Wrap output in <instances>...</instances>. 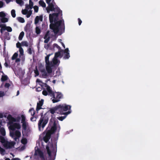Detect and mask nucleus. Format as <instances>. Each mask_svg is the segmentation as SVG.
Listing matches in <instances>:
<instances>
[{
  "mask_svg": "<svg viewBox=\"0 0 160 160\" xmlns=\"http://www.w3.org/2000/svg\"><path fill=\"white\" fill-rule=\"evenodd\" d=\"M21 142L23 144H26L27 143V139L26 138L22 139L21 140Z\"/></svg>",
  "mask_w": 160,
  "mask_h": 160,
  "instance_id": "c9c22d12",
  "label": "nucleus"
},
{
  "mask_svg": "<svg viewBox=\"0 0 160 160\" xmlns=\"http://www.w3.org/2000/svg\"><path fill=\"white\" fill-rule=\"evenodd\" d=\"M22 46L28 47V43L26 41H22L21 42Z\"/></svg>",
  "mask_w": 160,
  "mask_h": 160,
  "instance_id": "7c9ffc66",
  "label": "nucleus"
},
{
  "mask_svg": "<svg viewBox=\"0 0 160 160\" xmlns=\"http://www.w3.org/2000/svg\"><path fill=\"white\" fill-rule=\"evenodd\" d=\"M5 95L4 92L2 91H0V97H2Z\"/></svg>",
  "mask_w": 160,
  "mask_h": 160,
  "instance_id": "6e6d98bb",
  "label": "nucleus"
},
{
  "mask_svg": "<svg viewBox=\"0 0 160 160\" xmlns=\"http://www.w3.org/2000/svg\"><path fill=\"white\" fill-rule=\"evenodd\" d=\"M44 100L43 99H41L40 101L37 103L36 110L38 112L40 109H42L41 107L42 106Z\"/></svg>",
  "mask_w": 160,
  "mask_h": 160,
  "instance_id": "f8f14e48",
  "label": "nucleus"
},
{
  "mask_svg": "<svg viewBox=\"0 0 160 160\" xmlns=\"http://www.w3.org/2000/svg\"><path fill=\"white\" fill-rule=\"evenodd\" d=\"M41 117L38 123V129L39 131H42L43 128L48 123L49 120V112H47L44 114L43 112L40 114Z\"/></svg>",
  "mask_w": 160,
  "mask_h": 160,
  "instance_id": "20e7f679",
  "label": "nucleus"
},
{
  "mask_svg": "<svg viewBox=\"0 0 160 160\" xmlns=\"http://www.w3.org/2000/svg\"><path fill=\"white\" fill-rule=\"evenodd\" d=\"M70 106L67 105L65 104H60L56 106L55 107L51 108L49 111L52 115L55 116L54 114L55 113L61 115H67L71 113V112L68 111L67 112H64L71 109Z\"/></svg>",
  "mask_w": 160,
  "mask_h": 160,
  "instance_id": "f03ea898",
  "label": "nucleus"
},
{
  "mask_svg": "<svg viewBox=\"0 0 160 160\" xmlns=\"http://www.w3.org/2000/svg\"><path fill=\"white\" fill-rule=\"evenodd\" d=\"M10 86V84L8 83H6L5 85V87L6 88H9Z\"/></svg>",
  "mask_w": 160,
  "mask_h": 160,
  "instance_id": "680f3d73",
  "label": "nucleus"
},
{
  "mask_svg": "<svg viewBox=\"0 0 160 160\" xmlns=\"http://www.w3.org/2000/svg\"><path fill=\"white\" fill-rule=\"evenodd\" d=\"M32 11H30L28 12L27 15H26V17L27 18H29L30 17V16L32 14Z\"/></svg>",
  "mask_w": 160,
  "mask_h": 160,
  "instance_id": "de8ad7c7",
  "label": "nucleus"
},
{
  "mask_svg": "<svg viewBox=\"0 0 160 160\" xmlns=\"http://www.w3.org/2000/svg\"><path fill=\"white\" fill-rule=\"evenodd\" d=\"M39 3L43 8H45L46 6L45 3L42 0H40L39 2Z\"/></svg>",
  "mask_w": 160,
  "mask_h": 160,
  "instance_id": "393cba45",
  "label": "nucleus"
},
{
  "mask_svg": "<svg viewBox=\"0 0 160 160\" xmlns=\"http://www.w3.org/2000/svg\"><path fill=\"white\" fill-rule=\"evenodd\" d=\"M16 2L17 3L19 4H21L23 2L22 0H16Z\"/></svg>",
  "mask_w": 160,
  "mask_h": 160,
  "instance_id": "4d7b16f0",
  "label": "nucleus"
},
{
  "mask_svg": "<svg viewBox=\"0 0 160 160\" xmlns=\"http://www.w3.org/2000/svg\"><path fill=\"white\" fill-rule=\"evenodd\" d=\"M1 134L3 136H4L5 135V131L4 128H1Z\"/></svg>",
  "mask_w": 160,
  "mask_h": 160,
  "instance_id": "473e14b6",
  "label": "nucleus"
},
{
  "mask_svg": "<svg viewBox=\"0 0 160 160\" xmlns=\"http://www.w3.org/2000/svg\"><path fill=\"white\" fill-rule=\"evenodd\" d=\"M34 12H37L38 11V6L36 5L33 7Z\"/></svg>",
  "mask_w": 160,
  "mask_h": 160,
  "instance_id": "c03bdc74",
  "label": "nucleus"
},
{
  "mask_svg": "<svg viewBox=\"0 0 160 160\" xmlns=\"http://www.w3.org/2000/svg\"><path fill=\"white\" fill-rule=\"evenodd\" d=\"M35 32L37 34H40L41 32L40 28L38 27H36L35 28Z\"/></svg>",
  "mask_w": 160,
  "mask_h": 160,
  "instance_id": "c756f323",
  "label": "nucleus"
},
{
  "mask_svg": "<svg viewBox=\"0 0 160 160\" xmlns=\"http://www.w3.org/2000/svg\"><path fill=\"white\" fill-rule=\"evenodd\" d=\"M58 62H60V61L57 58H54L52 62H50V65L51 66H53L54 65H57Z\"/></svg>",
  "mask_w": 160,
  "mask_h": 160,
  "instance_id": "4468645a",
  "label": "nucleus"
},
{
  "mask_svg": "<svg viewBox=\"0 0 160 160\" xmlns=\"http://www.w3.org/2000/svg\"><path fill=\"white\" fill-rule=\"evenodd\" d=\"M0 20L2 22L5 23L8 22V19L7 18L4 17L1 18Z\"/></svg>",
  "mask_w": 160,
  "mask_h": 160,
  "instance_id": "cd10ccee",
  "label": "nucleus"
},
{
  "mask_svg": "<svg viewBox=\"0 0 160 160\" xmlns=\"http://www.w3.org/2000/svg\"><path fill=\"white\" fill-rule=\"evenodd\" d=\"M66 116H61V117H57V118L60 121H62L63 120H64L66 118Z\"/></svg>",
  "mask_w": 160,
  "mask_h": 160,
  "instance_id": "4c0bfd02",
  "label": "nucleus"
},
{
  "mask_svg": "<svg viewBox=\"0 0 160 160\" xmlns=\"http://www.w3.org/2000/svg\"><path fill=\"white\" fill-rule=\"evenodd\" d=\"M40 71L42 72V75L45 77L48 76V74L44 68L40 70Z\"/></svg>",
  "mask_w": 160,
  "mask_h": 160,
  "instance_id": "4be33fe9",
  "label": "nucleus"
},
{
  "mask_svg": "<svg viewBox=\"0 0 160 160\" xmlns=\"http://www.w3.org/2000/svg\"><path fill=\"white\" fill-rule=\"evenodd\" d=\"M29 5H27L26 6V8L29 9H32L33 7V3L31 1V0H29Z\"/></svg>",
  "mask_w": 160,
  "mask_h": 160,
  "instance_id": "aec40b11",
  "label": "nucleus"
},
{
  "mask_svg": "<svg viewBox=\"0 0 160 160\" xmlns=\"http://www.w3.org/2000/svg\"><path fill=\"white\" fill-rule=\"evenodd\" d=\"M15 136L16 137L14 138V139L15 141H17L18 138H19L21 136V133L20 132L16 130L15 132Z\"/></svg>",
  "mask_w": 160,
  "mask_h": 160,
  "instance_id": "f3484780",
  "label": "nucleus"
},
{
  "mask_svg": "<svg viewBox=\"0 0 160 160\" xmlns=\"http://www.w3.org/2000/svg\"><path fill=\"white\" fill-rule=\"evenodd\" d=\"M11 160H20V159L18 158H13Z\"/></svg>",
  "mask_w": 160,
  "mask_h": 160,
  "instance_id": "774afa93",
  "label": "nucleus"
},
{
  "mask_svg": "<svg viewBox=\"0 0 160 160\" xmlns=\"http://www.w3.org/2000/svg\"><path fill=\"white\" fill-rule=\"evenodd\" d=\"M19 52H20V54L21 55H23V50L22 47L19 48Z\"/></svg>",
  "mask_w": 160,
  "mask_h": 160,
  "instance_id": "37998d69",
  "label": "nucleus"
},
{
  "mask_svg": "<svg viewBox=\"0 0 160 160\" xmlns=\"http://www.w3.org/2000/svg\"><path fill=\"white\" fill-rule=\"evenodd\" d=\"M24 33L22 31L19 34V36L18 37V39L19 40H21L22 39L24 36Z\"/></svg>",
  "mask_w": 160,
  "mask_h": 160,
  "instance_id": "412c9836",
  "label": "nucleus"
},
{
  "mask_svg": "<svg viewBox=\"0 0 160 160\" xmlns=\"http://www.w3.org/2000/svg\"><path fill=\"white\" fill-rule=\"evenodd\" d=\"M48 36H49V32H47V33H46V34H45V35L44 37V39L47 38H48Z\"/></svg>",
  "mask_w": 160,
  "mask_h": 160,
  "instance_id": "bf43d9fd",
  "label": "nucleus"
},
{
  "mask_svg": "<svg viewBox=\"0 0 160 160\" xmlns=\"http://www.w3.org/2000/svg\"><path fill=\"white\" fill-rule=\"evenodd\" d=\"M30 120L32 121H35L36 120V118L34 116H33L31 118Z\"/></svg>",
  "mask_w": 160,
  "mask_h": 160,
  "instance_id": "5fc2aeb1",
  "label": "nucleus"
},
{
  "mask_svg": "<svg viewBox=\"0 0 160 160\" xmlns=\"http://www.w3.org/2000/svg\"><path fill=\"white\" fill-rule=\"evenodd\" d=\"M21 123L27 122V121H26V117L23 114L22 115H21Z\"/></svg>",
  "mask_w": 160,
  "mask_h": 160,
  "instance_id": "5701e85b",
  "label": "nucleus"
},
{
  "mask_svg": "<svg viewBox=\"0 0 160 160\" xmlns=\"http://www.w3.org/2000/svg\"><path fill=\"white\" fill-rule=\"evenodd\" d=\"M0 152L1 154L4 155V154H2V153L5 152V150L3 149L0 147Z\"/></svg>",
  "mask_w": 160,
  "mask_h": 160,
  "instance_id": "864d4df0",
  "label": "nucleus"
},
{
  "mask_svg": "<svg viewBox=\"0 0 160 160\" xmlns=\"http://www.w3.org/2000/svg\"><path fill=\"white\" fill-rule=\"evenodd\" d=\"M21 43L18 42L16 43V47L17 48H22Z\"/></svg>",
  "mask_w": 160,
  "mask_h": 160,
  "instance_id": "49530a36",
  "label": "nucleus"
},
{
  "mask_svg": "<svg viewBox=\"0 0 160 160\" xmlns=\"http://www.w3.org/2000/svg\"><path fill=\"white\" fill-rule=\"evenodd\" d=\"M62 52L65 54L63 58L64 59H68L70 57L68 48H66L64 50H62Z\"/></svg>",
  "mask_w": 160,
  "mask_h": 160,
  "instance_id": "9d476101",
  "label": "nucleus"
},
{
  "mask_svg": "<svg viewBox=\"0 0 160 160\" xmlns=\"http://www.w3.org/2000/svg\"><path fill=\"white\" fill-rule=\"evenodd\" d=\"M46 69L48 73H51L52 72V69L50 65H46Z\"/></svg>",
  "mask_w": 160,
  "mask_h": 160,
  "instance_id": "6ab92c4d",
  "label": "nucleus"
},
{
  "mask_svg": "<svg viewBox=\"0 0 160 160\" xmlns=\"http://www.w3.org/2000/svg\"><path fill=\"white\" fill-rule=\"evenodd\" d=\"M18 20L21 23H24L25 22L24 19L21 17H18L17 18Z\"/></svg>",
  "mask_w": 160,
  "mask_h": 160,
  "instance_id": "c85d7f7f",
  "label": "nucleus"
},
{
  "mask_svg": "<svg viewBox=\"0 0 160 160\" xmlns=\"http://www.w3.org/2000/svg\"><path fill=\"white\" fill-rule=\"evenodd\" d=\"M9 142L8 141H6L3 144V146L4 147L7 149L9 148Z\"/></svg>",
  "mask_w": 160,
  "mask_h": 160,
  "instance_id": "2f4dec72",
  "label": "nucleus"
},
{
  "mask_svg": "<svg viewBox=\"0 0 160 160\" xmlns=\"http://www.w3.org/2000/svg\"><path fill=\"white\" fill-rule=\"evenodd\" d=\"M78 24L79 25H80L82 23V21L79 18H78Z\"/></svg>",
  "mask_w": 160,
  "mask_h": 160,
  "instance_id": "e2e57ef3",
  "label": "nucleus"
},
{
  "mask_svg": "<svg viewBox=\"0 0 160 160\" xmlns=\"http://www.w3.org/2000/svg\"><path fill=\"white\" fill-rule=\"evenodd\" d=\"M3 5V3L2 1H0V8H2Z\"/></svg>",
  "mask_w": 160,
  "mask_h": 160,
  "instance_id": "0e129e2a",
  "label": "nucleus"
},
{
  "mask_svg": "<svg viewBox=\"0 0 160 160\" xmlns=\"http://www.w3.org/2000/svg\"><path fill=\"white\" fill-rule=\"evenodd\" d=\"M11 14L12 17L13 18H15L16 17V13H15V10L14 9H12L11 10Z\"/></svg>",
  "mask_w": 160,
  "mask_h": 160,
  "instance_id": "f704fd0d",
  "label": "nucleus"
},
{
  "mask_svg": "<svg viewBox=\"0 0 160 160\" xmlns=\"http://www.w3.org/2000/svg\"><path fill=\"white\" fill-rule=\"evenodd\" d=\"M57 142L55 140L53 141H52L51 143L50 142V146L51 148L52 151L50 149L49 146H47L46 147L47 153L50 158L52 157L51 152L55 155L56 154L57 148Z\"/></svg>",
  "mask_w": 160,
  "mask_h": 160,
  "instance_id": "39448f33",
  "label": "nucleus"
},
{
  "mask_svg": "<svg viewBox=\"0 0 160 160\" xmlns=\"http://www.w3.org/2000/svg\"><path fill=\"white\" fill-rule=\"evenodd\" d=\"M34 72L36 76H38L39 75V72L37 68V67H36V69L34 70Z\"/></svg>",
  "mask_w": 160,
  "mask_h": 160,
  "instance_id": "ea45409f",
  "label": "nucleus"
},
{
  "mask_svg": "<svg viewBox=\"0 0 160 160\" xmlns=\"http://www.w3.org/2000/svg\"><path fill=\"white\" fill-rule=\"evenodd\" d=\"M28 12V11L26 9L24 10H22V13L23 15H26Z\"/></svg>",
  "mask_w": 160,
  "mask_h": 160,
  "instance_id": "79ce46f5",
  "label": "nucleus"
},
{
  "mask_svg": "<svg viewBox=\"0 0 160 160\" xmlns=\"http://www.w3.org/2000/svg\"><path fill=\"white\" fill-rule=\"evenodd\" d=\"M21 128L20 124L17 123H14L10 125L9 127L10 130L14 131L16 129H19Z\"/></svg>",
  "mask_w": 160,
  "mask_h": 160,
  "instance_id": "6e6552de",
  "label": "nucleus"
},
{
  "mask_svg": "<svg viewBox=\"0 0 160 160\" xmlns=\"http://www.w3.org/2000/svg\"><path fill=\"white\" fill-rule=\"evenodd\" d=\"M49 47L48 44H45L44 45V48L46 49H48Z\"/></svg>",
  "mask_w": 160,
  "mask_h": 160,
  "instance_id": "052dcab7",
  "label": "nucleus"
},
{
  "mask_svg": "<svg viewBox=\"0 0 160 160\" xmlns=\"http://www.w3.org/2000/svg\"><path fill=\"white\" fill-rule=\"evenodd\" d=\"M28 53L30 54H31L32 53V50L31 48H29L28 50Z\"/></svg>",
  "mask_w": 160,
  "mask_h": 160,
  "instance_id": "13d9d810",
  "label": "nucleus"
},
{
  "mask_svg": "<svg viewBox=\"0 0 160 160\" xmlns=\"http://www.w3.org/2000/svg\"><path fill=\"white\" fill-rule=\"evenodd\" d=\"M30 27L29 25L27 24L26 26L24 28V31L26 32H27V31L29 29Z\"/></svg>",
  "mask_w": 160,
  "mask_h": 160,
  "instance_id": "a19ab883",
  "label": "nucleus"
},
{
  "mask_svg": "<svg viewBox=\"0 0 160 160\" xmlns=\"http://www.w3.org/2000/svg\"><path fill=\"white\" fill-rule=\"evenodd\" d=\"M29 112L31 113L32 116H34L35 113V111L33 108H31L29 110Z\"/></svg>",
  "mask_w": 160,
  "mask_h": 160,
  "instance_id": "a878e982",
  "label": "nucleus"
},
{
  "mask_svg": "<svg viewBox=\"0 0 160 160\" xmlns=\"http://www.w3.org/2000/svg\"><path fill=\"white\" fill-rule=\"evenodd\" d=\"M18 53L17 52L15 53L12 57V60L15 59L18 56Z\"/></svg>",
  "mask_w": 160,
  "mask_h": 160,
  "instance_id": "72a5a7b5",
  "label": "nucleus"
},
{
  "mask_svg": "<svg viewBox=\"0 0 160 160\" xmlns=\"http://www.w3.org/2000/svg\"><path fill=\"white\" fill-rule=\"evenodd\" d=\"M58 121L55 118V117L54 115L52 116V118L50 121V123L51 124V123L53 122L51 128L48 127L45 131L46 132V135L43 138V141L46 143L48 142L50 139L51 135L53 134L56 131L57 128V123Z\"/></svg>",
  "mask_w": 160,
  "mask_h": 160,
  "instance_id": "7ed1b4c3",
  "label": "nucleus"
},
{
  "mask_svg": "<svg viewBox=\"0 0 160 160\" xmlns=\"http://www.w3.org/2000/svg\"><path fill=\"white\" fill-rule=\"evenodd\" d=\"M63 95L59 92H55L54 94V96H53L52 101L53 103L57 102L60 101V99L63 98Z\"/></svg>",
  "mask_w": 160,
  "mask_h": 160,
  "instance_id": "423d86ee",
  "label": "nucleus"
},
{
  "mask_svg": "<svg viewBox=\"0 0 160 160\" xmlns=\"http://www.w3.org/2000/svg\"><path fill=\"white\" fill-rule=\"evenodd\" d=\"M50 54H48L47 55V56L45 57V62L46 63V65H50V62L49 61V58Z\"/></svg>",
  "mask_w": 160,
  "mask_h": 160,
  "instance_id": "a211bd4d",
  "label": "nucleus"
},
{
  "mask_svg": "<svg viewBox=\"0 0 160 160\" xmlns=\"http://www.w3.org/2000/svg\"><path fill=\"white\" fill-rule=\"evenodd\" d=\"M22 127L23 130L26 131L28 126V123L27 122L22 123Z\"/></svg>",
  "mask_w": 160,
  "mask_h": 160,
  "instance_id": "dca6fc26",
  "label": "nucleus"
},
{
  "mask_svg": "<svg viewBox=\"0 0 160 160\" xmlns=\"http://www.w3.org/2000/svg\"><path fill=\"white\" fill-rule=\"evenodd\" d=\"M6 16L5 13L3 12H0V17L3 18Z\"/></svg>",
  "mask_w": 160,
  "mask_h": 160,
  "instance_id": "58836bf2",
  "label": "nucleus"
},
{
  "mask_svg": "<svg viewBox=\"0 0 160 160\" xmlns=\"http://www.w3.org/2000/svg\"><path fill=\"white\" fill-rule=\"evenodd\" d=\"M4 65L6 67H8V65L6 62L4 63Z\"/></svg>",
  "mask_w": 160,
  "mask_h": 160,
  "instance_id": "338daca9",
  "label": "nucleus"
},
{
  "mask_svg": "<svg viewBox=\"0 0 160 160\" xmlns=\"http://www.w3.org/2000/svg\"><path fill=\"white\" fill-rule=\"evenodd\" d=\"M46 89L47 90H44L42 91V94L43 95L46 96L48 95L52 97L53 96H54L55 92L52 91L50 86H48Z\"/></svg>",
  "mask_w": 160,
  "mask_h": 160,
  "instance_id": "0eeeda50",
  "label": "nucleus"
},
{
  "mask_svg": "<svg viewBox=\"0 0 160 160\" xmlns=\"http://www.w3.org/2000/svg\"><path fill=\"white\" fill-rule=\"evenodd\" d=\"M35 155H38L41 160H46L43 155V152L41 150L38 149L35 151Z\"/></svg>",
  "mask_w": 160,
  "mask_h": 160,
  "instance_id": "1a4fd4ad",
  "label": "nucleus"
},
{
  "mask_svg": "<svg viewBox=\"0 0 160 160\" xmlns=\"http://www.w3.org/2000/svg\"><path fill=\"white\" fill-rule=\"evenodd\" d=\"M51 1L52 0H46L47 3L48 5V7H47L46 9L48 13L49 12V11L56 12L49 14V19L50 22V28L53 30L54 33L57 34L59 31H61L62 30L64 31V21L63 19L58 21L59 16H60V18H62V11L57 6L54 7L53 3L54 0H52V2L50 3Z\"/></svg>",
  "mask_w": 160,
  "mask_h": 160,
  "instance_id": "f257e3e1",
  "label": "nucleus"
},
{
  "mask_svg": "<svg viewBox=\"0 0 160 160\" xmlns=\"http://www.w3.org/2000/svg\"><path fill=\"white\" fill-rule=\"evenodd\" d=\"M10 136L12 137H14V136H15V132H10Z\"/></svg>",
  "mask_w": 160,
  "mask_h": 160,
  "instance_id": "69168bd1",
  "label": "nucleus"
},
{
  "mask_svg": "<svg viewBox=\"0 0 160 160\" xmlns=\"http://www.w3.org/2000/svg\"><path fill=\"white\" fill-rule=\"evenodd\" d=\"M21 117H19V116L17 118H15L16 122H19L20 121V120L21 119Z\"/></svg>",
  "mask_w": 160,
  "mask_h": 160,
  "instance_id": "603ef678",
  "label": "nucleus"
},
{
  "mask_svg": "<svg viewBox=\"0 0 160 160\" xmlns=\"http://www.w3.org/2000/svg\"><path fill=\"white\" fill-rule=\"evenodd\" d=\"M7 119L9 121L8 123L10 125L14 123L13 122H16L15 118L13 117L11 115H8L7 117Z\"/></svg>",
  "mask_w": 160,
  "mask_h": 160,
  "instance_id": "9b49d317",
  "label": "nucleus"
},
{
  "mask_svg": "<svg viewBox=\"0 0 160 160\" xmlns=\"http://www.w3.org/2000/svg\"><path fill=\"white\" fill-rule=\"evenodd\" d=\"M7 141L2 136L0 135V142L2 143H4L5 142Z\"/></svg>",
  "mask_w": 160,
  "mask_h": 160,
  "instance_id": "bb28decb",
  "label": "nucleus"
},
{
  "mask_svg": "<svg viewBox=\"0 0 160 160\" xmlns=\"http://www.w3.org/2000/svg\"><path fill=\"white\" fill-rule=\"evenodd\" d=\"M5 28H6V30L8 32H11L12 31V28L10 27H6L5 26H4Z\"/></svg>",
  "mask_w": 160,
  "mask_h": 160,
  "instance_id": "e433bc0d",
  "label": "nucleus"
},
{
  "mask_svg": "<svg viewBox=\"0 0 160 160\" xmlns=\"http://www.w3.org/2000/svg\"><path fill=\"white\" fill-rule=\"evenodd\" d=\"M62 52V50L56 52L55 54L54 58H57L59 57H60V58H62L63 56L62 53H61V52Z\"/></svg>",
  "mask_w": 160,
  "mask_h": 160,
  "instance_id": "2eb2a0df",
  "label": "nucleus"
},
{
  "mask_svg": "<svg viewBox=\"0 0 160 160\" xmlns=\"http://www.w3.org/2000/svg\"><path fill=\"white\" fill-rule=\"evenodd\" d=\"M53 47H56L59 50H60L61 49V47L56 43L53 44Z\"/></svg>",
  "mask_w": 160,
  "mask_h": 160,
  "instance_id": "8fccbe9b",
  "label": "nucleus"
},
{
  "mask_svg": "<svg viewBox=\"0 0 160 160\" xmlns=\"http://www.w3.org/2000/svg\"><path fill=\"white\" fill-rule=\"evenodd\" d=\"M9 148H12L13 146H14V144L13 142H9Z\"/></svg>",
  "mask_w": 160,
  "mask_h": 160,
  "instance_id": "3c124183",
  "label": "nucleus"
},
{
  "mask_svg": "<svg viewBox=\"0 0 160 160\" xmlns=\"http://www.w3.org/2000/svg\"><path fill=\"white\" fill-rule=\"evenodd\" d=\"M1 27H2V28L0 29V32L1 33H2L3 31L6 30V28H5L4 26H2V25H0V28Z\"/></svg>",
  "mask_w": 160,
  "mask_h": 160,
  "instance_id": "a18cd8bd",
  "label": "nucleus"
},
{
  "mask_svg": "<svg viewBox=\"0 0 160 160\" xmlns=\"http://www.w3.org/2000/svg\"><path fill=\"white\" fill-rule=\"evenodd\" d=\"M43 20V15H41L39 16H37L35 19L34 23L35 24H38L39 21H40L42 22Z\"/></svg>",
  "mask_w": 160,
  "mask_h": 160,
  "instance_id": "ddd939ff",
  "label": "nucleus"
},
{
  "mask_svg": "<svg viewBox=\"0 0 160 160\" xmlns=\"http://www.w3.org/2000/svg\"><path fill=\"white\" fill-rule=\"evenodd\" d=\"M50 37L48 36V38L46 39H45V40L44 41V42L45 43H48L49 41Z\"/></svg>",
  "mask_w": 160,
  "mask_h": 160,
  "instance_id": "09e8293b",
  "label": "nucleus"
},
{
  "mask_svg": "<svg viewBox=\"0 0 160 160\" xmlns=\"http://www.w3.org/2000/svg\"><path fill=\"white\" fill-rule=\"evenodd\" d=\"M8 77L7 75H2L1 78V80L2 82H4L7 80Z\"/></svg>",
  "mask_w": 160,
  "mask_h": 160,
  "instance_id": "b1692460",
  "label": "nucleus"
}]
</instances>
